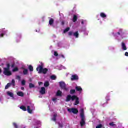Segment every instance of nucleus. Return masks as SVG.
<instances>
[{
  "label": "nucleus",
  "instance_id": "f257e3e1",
  "mask_svg": "<svg viewBox=\"0 0 128 128\" xmlns=\"http://www.w3.org/2000/svg\"><path fill=\"white\" fill-rule=\"evenodd\" d=\"M128 32L124 30V29L117 28L115 29L112 33L111 36H113L117 40L120 42L122 40L126 38Z\"/></svg>",
  "mask_w": 128,
  "mask_h": 128
},
{
  "label": "nucleus",
  "instance_id": "f03ea898",
  "mask_svg": "<svg viewBox=\"0 0 128 128\" xmlns=\"http://www.w3.org/2000/svg\"><path fill=\"white\" fill-rule=\"evenodd\" d=\"M20 108L24 112H26L27 110L28 114H34V111L36 110L34 105L32 104H30V106H27V108L24 106H21Z\"/></svg>",
  "mask_w": 128,
  "mask_h": 128
},
{
  "label": "nucleus",
  "instance_id": "7ed1b4c3",
  "mask_svg": "<svg viewBox=\"0 0 128 128\" xmlns=\"http://www.w3.org/2000/svg\"><path fill=\"white\" fill-rule=\"evenodd\" d=\"M70 100H72V102H74L75 100L74 106H78V104H80V99L76 96H72L70 95H68L67 96L66 102H70Z\"/></svg>",
  "mask_w": 128,
  "mask_h": 128
},
{
  "label": "nucleus",
  "instance_id": "20e7f679",
  "mask_svg": "<svg viewBox=\"0 0 128 128\" xmlns=\"http://www.w3.org/2000/svg\"><path fill=\"white\" fill-rule=\"evenodd\" d=\"M36 70L38 74H46L48 71L47 68H44V64L42 63H41V64L38 66Z\"/></svg>",
  "mask_w": 128,
  "mask_h": 128
},
{
  "label": "nucleus",
  "instance_id": "39448f33",
  "mask_svg": "<svg viewBox=\"0 0 128 128\" xmlns=\"http://www.w3.org/2000/svg\"><path fill=\"white\" fill-rule=\"evenodd\" d=\"M4 74L7 76H10L12 74V71H10V64H7V68H4Z\"/></svg>",
  "mask_w": 128,
  "mask_h": 128
},
{
  "label": "nucleus",
  "instance_id": "423d86ee",
  "mask_svg": "<svg viewBox=\"0 0 128 128\" xmlns=\"http://www.w3.org/2000/svg\"><path fill=\"white\" fill-rule=\"evenodd\" d=\"M80 118L82 119L80 125L81 126H84L86 124V117L84 116V109L80 110Z\"/></svg>",
  "mask_w": 128,
  "mask_h": 128
},
{
  "label": "nucleus",
  "instance_id": "0eeeda50",
  "mask_svg": "<svg viewBox=\"0 0 128 128\" xmlns=\"http://www.w3.org/2000/svg\"><path fill=\"white\" fill-rule=\"evenodd\" d=\"M8 32V31L6 28L0 30V38H4V36H7Z\"/></svg>",
  "mask_w": 128,
  "mask_h": 128
},
{
  "label": "nucleus",
  "instance_id": "6e6552de",
  "mask_svg": "<svg viewBox=\"0 0 128 128\" xmlns=\"http://www.w3.org/2000/svg\"><path fill=\"white\" fill-rule=\"evenodd\" d=\"M60 86L62 90H64L66 92H68V89L66 87V83H64V82H60Z\"/></svg>",
  "mask_w": 128,
  "mask_h": 128
},
{
  "label": "nucleus",
  "instance_id": "1a4fd4ad",
  "mask_svg": "<svg viewBox=\"0 0 128 128\" xmlns=\"http://www.w3.org/2000/svg\"><path fill=\"white\" fill-rule=\"evenodd\" d=\"M68 112H70V114H76L78 112V110L76 108H69L68 110Z\"/></svg>",
  "mask_w": 128,
  "mask_h": 128
},
{
  "label": "nucleus",
  "instance_id": "9d476101",
  "mask_svg": "<svg viewBox=\"0 0 128 128\" xmlns=\"http://www.w3.org/2000/svg\"><path fill=\"white\" fill-rule=\"evenodd\" d=\"M15 38L16 42H20V40H22V34H16Z\"/></svg>",
  "mask_w": 128,
  "mask_h": 128
},
{
  "label": "nucleus",
  "instance_id": "9b49d317",
  "mask_svg": "<svg viewBox=\"0 0 128 128\" xmlns=\"http://www.w3.org/2000/svg\"><path fill=\"white\" fill-rule=\"evenodd\" d=\"M6 94H7V96H10V98H12L13 100H16V98H14V92H7Z\"/></svg>",
  "mask_w": 128,
  "mask_h": 128
},
{
  "label": "nucleus",
  "instance_id": "f8f14e48",
  "mask_svg": "<svg viewBox=\"0 0 128 128\" xmlns=\"http://www.w3.org/2000/svg\"><path fill=\"white\" fill-rule=\"evenodd\" d=\"M80 22L83 28H86V26H88V20H80Z\"/></svg>",
  "mask_w": 128,
  "mask_h": 128
},
{
  "label": "nucleus",
  "instance_id": "ddd939ff",
  "mask_svg": "<svg viewBox=\"0 0 128 128\" xmlns=\"http://www.w3.org/2000/svg\"><path fill=\"white\" fill-rule=\"evenodd\" d=\"M12 68H13L12 72H16L18 71V67L16 66V65L14 64H12Z\"/></svg>",
  "mask_w": 128,
  "mask_h": 128
},
{
  "label": "nucleus",
  "instance_id": "4468645a",
  "mask_svg": "<svg viewBox=\"0 0 128 128\" xmlns=\"http://www.w3.org/2000/svg\"><path fill=\"white\" fill-rule=\"evenodd\" d=\"M100 18H103V20H106V18H108V15H106V14L104 12H101L100 13Z\"/></svg>",
  "mask_w": 128,
  "mask_h": 128
},
{
  "label": "nucleus",
  "instance_id": "2eb2a0df",
  "mask_svg": "<svg viewBox=\"0 0 128 128\" xmlns=\"http://www.w3.org/2000/svg\"><path fill=\"white\" fill-rule=\"evenodd\" d=\"M71 80L72 81L78 80V75H76V74L72 75V76Z\"/></svg>",
  "mask_w": 128,
  "mask_h": 128
},
{
  "label": "nucleus",
  "instance_id": "dca6fc26",
  "mask_svg": "<svg viewBox=\"0 0 128 128\" xmlns=\"http://www.w3.org/2000/svg\"><path fill=\"white\" fill-rule=\"evenodd\" d=\"M22 70H23V74L24 76H27V74H28V70L24 68H22Z\"/></svg>",
  "mask_w": 128,
  "mask_h": 128
},
{
  "label": "nucleus",
  "instance_id": "f3484780",
  "mask_svg": "<svg viewBox=\"0 0 128 128\" xmlns=\"http://www.w3.org/2000/svg\"><path fill=\"white\" fill-rule=\"evenodd\" d=\"M56 70H66V67L60 65V66H57L56 67Z\"/></svg>",
  "mask_w": 128,
  "mask_h": 128
},
{
  "label": "nucleus",
  "instance_id": "a211bd4d",
  "mask_svg": "<svg viewBox=\"0 0 128 128\" xmlns=\"http://www.w3.org/2000/svg\"><path fill=\"white\" fill-rule=\"evenodd\" d=\"M40 92V94H46V88H44V87H42Z\"/></svg>",
  "mask_w": 128,
  "mask_h": 128
},
{
  "label": "nucleus",
  "instance_id": "6ab92c4d",
  "mask_svg": "<svg viewBox=\"0 0 128 128\" xmlns=\"http://www.w3.org/2000/svg\"><path fill=\"white\" fill-rule=\"evenodd\" d=\"M76 90H77V92H80V94L82 93V88H80V86H77L76 87Z\"/></svg>",
  "mask_w": 128,
  "mask_h": 128
},
{
  "label": "nucleus",
  "instance_id": "aec40b11",
  "mask_svg": "<svg viewBox=\"0 0 128 128\" xmlns=\"http://www.w3.org/2000/svg\"><path fill=\"white\" fill-rule=\"evenodd\" d=\"M17 94L18 96H21V98H24V94L22 92H18Z\"/></svg>",
  "mask_w": 128,
  "mask_h": 128
},
{
  "label": "nucleus",
  "instance_id": "412c9836",
  "mask_svg": "<svg viewBox=\"0 0 128 128\" xmlns=\"http://www.w3.org/2000/svg\"><path fill=\"white\" fill-rule=\"evenodd\" d=\"M122 49L123 50H128V48H126V46L124 42H122Z\"/></svg>",
  "mask_w": 128,
  "mask_h": 128
},
{
  "label": "nucleus",
  "instance_id": "4be33fe9",
  "mask_svg": "<svg viewBox=\"0 0 128 128\" xmlns=\"http://www.w3.org/2000/svg\"><path fill=\"white\" fill-rule=\"evenodd\" d=\"M109 126L112 128H116V124H114V122L110 123L109 124Z\"/></svg>",
  "mask_w": 128,
  "mask_h": 128
},
{
  "label": "nucleus",
  "instance_id": "5701e85b",
  "mask_svg": "<svg viewBox=\"0 0 128 128\" xmlns=\"http://www.w3.org/2000/svg\"><path fill=\"white\" fill-rule=\"evenodd\" d=\"M73 36L76 38H78V36H79L80 34H78V32H76L74 33Z\"/></svg>",
  "mask_w": 128,
  "mask_h": 128
},
{
  "label": "nucleus",
  "instance_id": "b1692460",
  "mask_svg": "<svg viewBox=\"0 0 128 128\" xmlns=\"http://www.w3.org/2000/svg\"><path fill=\"white\" fill-rule=\"evenodd\" d=\"M57 116L58 115L56 114L54 115L53 118H52V120H53V122H56V120Z\"/></svg>",
  "mask_w": 128,
  "mask_h": 128
},
{
  "label": "nucleus",
  "instance_id": "393cba45",
  "mask_svg": "<svg viewBox=\"0 0 128 128\" xmlns=\"http://www.w3.org/2000/svg\"><path fill=\"white\" fill-rule=\"evenodd\" d=\"M76 20H78V16H76V15H74V16L73 17L74 22H76Z\"/></svg>",
  "mask_w": 128,
  "mask_h": 128
},
{
  "label": "nucleus",
  "instance_id": "a878e982",
  "mask_svg": "<svg viewBox=\"0 0 128 128\" xmlns=\"http://www.w3.org/2000/svg\"><path fill=\"white\" fill-rule=\"evenodd\" d=\"M62 92L60 90H58L57 92L56 96H62Z\"/></svg>",
  "mask_w": 128,
  "mask_h": 128
},
{
  "label": "nucleus",
  "instance_id": "bb28decb",
  "mask_svg": "<svg viewBox=\"0 0 128 128\" xmlns=\"http://www.w3.org/2000/svg\"><path fill=\"white\" fill-rule=\"evenodd\" d=\"M44 86H45V88H48V86H50V82H46Z\"/></svg>",
  "mask_w": 128,
  "mask_h": 128
},
{
  "label": "nucleus",
  "instance_id": "cd10ccee",
  "mask_svg": "<svg viewBox=\"0 0 128 128\" xmlns=\"http://www.w3.org/2000/svg\"><path fill=\"white\" fill-rule=\"evenodd\" d=\"M110 95L108 94L107 95V96H106V100L107 102H110Z\"/></svg>",
  "mask_w": 128,
  "mask_h": 128
},
{
  "label": "nucleus",
  "instance_id": "c85d7f7f",
  "mask_svg": "<svg viewBox=\"0 0 128 128\" xmlns=\"http://www.w3.org/2000/svg\"><path fill=\"white\" fill-rule=\"evenodd\" d=\"M84 34H85V36H88V31H86V28H85L84 30Z\"/></svg>",
  "mask_w": 128,
  "mask_h": 128
},
{
  "label": "nucleus",
  "instance_id": "c756f323",
  "mask_svg": "<svg viewBox=\"0 0 128 128\" xmlns=\"http://www.w3.org/2000/svg\"><path fill=\"white\" fill-rule=\"evenodd\" d=\"M54 20L53 19H50L49 22L50 26H52V24H54Z\"/></svg>",
  "mask_w": 128,
  "mask_h": 128
},
{
  "label": "nucleus",
  "instance_id": "7c9ffc66",
  "mask_svg": "<svg viewBox=\"0 0 128 128\" xmlns=\"http://www.w3.org/2000/svg\"><path fill=\"white\" fill-rule=\"evenodd\" d=\"M52 54H54L55 56H58V52H56V51H52Z\"/></svg>",
  "mask_w": 128,
  "mask_h": 128
},
{
  "label": "nucleus",
  "instance_id": "2f4dec72",
  "mask_svg": "<svg viewBox=\"0 0 128 128\" xmlns=\"http://www.w3.org/2000/svg\"><path fill=\"white\" fill-rule=\"evenodd\" d=\"M70 28H68L65 30H64V34H66V32H70Z\"/></svg>",
  "mask_w": 128,
  "mask_h": 128
},
{
  "label": "nucleus",
  "instance_id": "473e14b6",
  "mask_svg": "<svg viewBox=\"0 0 128 128\" xmlns=\"http://www.w3.org/2000/svg\"><path fill=\"white\" fill-rule=\"evenodd\" d=\"M51 80H56V76H50Z\"/></svg>",
  "mask_w": 128,
  "mask_h": 128
},
{
  "label": "nucleus",
  "instance_id": "72a5a7b5",
  "mask_svg": "<svg viewBox=\"0 0 128 128\" xmlns=\"http://www.w3.org/2000/svg\"><path fill=\"white\" fill-rule=\"evenodd\" d=\"M28 68H29L30 72H34V67H32V66H29Z\"/></svg>",
  "mask_w": 128,
  "mask_h": 128
},
{
  "label": "nucleus",
  "instance_id": "f704fd0d",
  "mask_svg": "<svg viewBox=\"0 0 128 128\" xmlns=\"http://www.w3.org/2000/svg\"><path fill=\"white\" fill-rule=\"evenodd\" d=\"M10 86H12V84H10V83L8 84L5 88L6 90H8V88H10Z\"/></svg>",
  "mask_w": 128,
  "mask_h": 128
},
{
  "label": "nucleus",
  "instance_id": "c9c22d12",
  "mask_svg": "<svg viewBox=\"0 0 128 128\" xmlns=\"http://www.w3.org/2000/svg\"><path fill=\"white\" fill-rule=\"evenodd\" d=\"M58 98H52V101L55 103L56 104V102H58Z\"/></svg>",
  "mask_w": 128,
  "mask_h": 128
},
{
  "label": "nucleus",
  "instance_id": "e433bc0d",
  "mask_svg": "<svg viewBox=\"0 0 128 128\" xmlns=\"http://www.w3.org/2000/svg\"><path fill=\"white\" fill-rule=\"evenodd\" d=\"M75 92H76V90H72L70 92V94H75Z\"/></svg>",
  "mask_w": 128,
  "mask_h": 128
},
{
  "label": "nucleus",
  "instance_id": "4c0bfd02",
  "mask_svg": "<svg viewBox=\"0 0 128 128\" xmlns=\"http://www.w3.org/2000/svg\"><path fill=\"white\" fill-rule=\"evenodd\" d=\"M29 86H30V88H34V85L32 84H30Z\"/></svg>",
  "mask_w": 128,
  "mask_h": 128
},
{
  "label": "nucleus",
  "instance_id": "58836bf2",
  "mask_svg": "<svg viewBox=\"0 0 128 128\" xmlns=\"http://www.w3.org/2000/svg\"><path fill=\"white\" fill-rule=\"evenodd\" d=\"M26 80H22V86H26Z\"/></svg>",
  "mask_w": 128,
  "mask_h": 128
},
{
  "label": "nucleus",
  "instance_id": "ea45409f",
  "mask_svg": "<svg viewBox=\"0 0 128 128\" xmlns=\"http://www.w3.org/2000/svg\"><path fill=\"white\" fill-rule=\"evenodd\" d=\"M36 124L37 125L42 124V122L40 121H39V120H36Z\"/></svg>",
  "mask_w": 128,
  "mask_h": 128
},
{
  "label": "nucleus",
  "instance_id": "a19ab883",
  "mask_svg": "<svg viewBox=\"0 0 128 128\" xmlns=\"http://www.w3.org/2000/svg\"><path fill=\"white\" fill-rule=\"evenodd\" d=\"M13 124L14 128H18V126L17 124L14 123Z\"/></svg>",
  "mask_w": 128,
  "mask_h": 128
},
{
  "label": "nucleus",
  "instance_id": "79ce46f5",
  "mask_svg": "<svg viewBox=\"0 0 128 128\" xmlns=\"http://www.w3.org/2000/svg\"><path fill=\"white\" fill-rule=\"evenodd\" d=\"M12 84L13 85V86H16V84H15L16 81L14 80H12Z\"/></svg>",
  "mask_w": 128,
  "mask_h": 128
},
{
  "label": "nucleus",
  "instance_id": "37998d69",
  "mask_svg": "<svg viewBox=\"0 0 128 128\" xmlns=\"http://www.w3.org/2000/svg\"><path fill=\"white\" fill-rule=\"evenodd\" d=\"M116 128H124L122 126V124H120Z\"/></svg>",
  "mask_w": 128,
  "mask_h": 128
},
{
  "label": "nucleus",
  "instance_id": "c03bdc74",
  "mask_svg": "<svg viewBox=\"0 0 128 128\" xmlns=\"http://www.w3.org/2000/svg\"><path fill=\"white\" fill-rule=\"evenodd\" d=\"M68 34H69V36H74V32H69Z\"/></svg>",
  "mask_w": 128,
  "mask_h": 128
},
{
  "label": "nucleus",
  "instance_id": "a18cd8bd",
  "mask_svg": "<svg viewBox=\"0 0 128 128\" xmlns=\"http://www.w3.org/2000/svg\"><path fill=\"white\" fill-rule=\"evenodd\" d=\"M16 80H20V76H16Z\"/></svg>",
  "mask_w": 128,
  "mask_h": 128
},
{
  "label": "nucleus",
  "instance_id": "49530a36",
  "mask_svg": "<svg viewBox=\"0 0 128 128\" xmlns=\"http://www.w3.org/2000/svg\"><path fill=\"white\" fill-rule=\"evenodd\" d=\"M62 126H63L62 124H59V128H62Z\"/></svg>",
  "mask_w": 128,
  "mask_h": 128
},
{
  "label": "nucleus",
  "instance_id": "de8ad7c7",
  "mask_svg": "<svg viewBox=\"0 0 128 128\" xmlns=\"http://www.w3.org/2000/svg\"><path fill=\"white\" fill-rule=\"evenodd\" d=\"M38 84L39 86H42V84H43V83L42 82H39Z\"/></svg>",
  "mask_w": 128,
  "mask_h": 128
},
{
  "label": "nucleus",
  "instance_id": "09e8293b",
  "mask_svg": "<svg viewBox=\"0 0 128 128\" xmlns=\"http://www.w3.org/2000/svg\"><path fill=\"white\" fill-rule=\"evenodd\" d=\"M20 128H26L24 126H22Z\"/></svg>",
  "mask_w": 128,
  "mask_h": 128
},
{
  "label": "nucleus",
  "instance_id": "8fccbe9b",
  "mask_svg": "<svg viewBox=\"0 0 128 128\" xmlns=\"http://www.w3.org/2000/svg\"><path fill=\"white\" fill-rule=\"evenodd\" d=\"M125 56H128V52H126Z\"/></svg>",
  "mask_w": 128,
  "mask_h": 128
},
{
  "label": "nucleus",
  "instance_id": "3c124183",
  "mask_svg": "<svg viewBox=\"0 0 128 128\" xmlns=\"http://www.w3.org/2000/svg\"><path fill=\"white\" fill-rule=\"evenodd\" d=\"M61 58H66V57H64V56L62 55Z\"/></svg>",
  "mask_w": 128,
  "mask_h": 128
},
{
  "label": "nucleus",
  "instance_id": "603ef678",
  "mask_svg": "<svg viewBox=\"0 0 128 128\" xmlns=\"http://www.w3.org/2000/svg\"><path fill=\"white\" fill-rule=\"evenodd\" d=\"M91 112H94V110L92 109Z\"/></svg>",
  "mask_w": 128,
  "mask_h": 128
},
{
  "label": "nucleus",
  "instance_id": "864d4df0",
  "mask_svg": "<svg viewBox=\"0 0 128 128\" xmlns=\"http://www.w3.org/2000/svg\"><path fill=\"white\" fill-rule=\"evenodd\" d=\"M2 69H0V74H2Z\"/></svg>",
  "mask_w": 128,
  "mask_h": 128
},
{
  "label": "nucleus",
  "instance_id": "5fc2aeb1",
  "mask_svg": "<svg viewBox=\"0 0 128 128\" xmlns=\"http://www.w3.org/2000/svg\"><path fill=\"white\" fill-rule=\"evenodd\" d=\"M22 90H24V88H22Z\"/></svg>",
  "mask_w": 128,
  "mask_h": 128
},
{
  "label": "nucleus",
  "instance_id": "6e6d98bb",
  "mask_svg": "<svg viewBox=\"0 0 128 128\" xmlns=\"http://www.w3.org/2000/svg\"><path fill=\"white\" fill-rule=\"evenodd\" d=\"M62 24L64 26V22H62Z\"/></svg>",
  "mask_w": 128,
  "mask_h": 128
},
{
  "label": "nucleus",
  "instance_id": "4d7b16f0",
  "mask_svg": "<svg viewBox=\"0 0 128 128\" xmlns=\"http://www.w3.org/2000/svg\"><path fill=\"white\" fill-rule=\"evenodd\" d=\"M103 106H104V104H103Z\"/></svg>",
  "mask_w": 128,
  "mask_h": 128
},
{
  "label": "nucleus",
  "instance_id": "13d9d810",
  "mask_svg": "<svg viewBox=\"0 0 128 128\" xmlns=\"http://www.w3.org/2000/svg\"><path fill=\"white\" fill-rule=\"evenodd\" d=\"M98 20H100V19H98Z\"/></svg>",
  "mask_w": 128,
  "mask_h": 128
}]
</instances>
